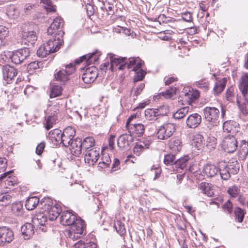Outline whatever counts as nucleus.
Masks as SVG:
<instances>
[{"label": "nucleus", "mask_w": 248, "mask_h": 248, "mask_svg": "<svg viewBox=\"0 0 248 248\" xmlns=\"http://www.w3.org/2000/svg\"><path fill=\"white\" fill-rule=\"evenodd\" d=\"M40 205L50 220H55L62 212L61 206L49 199H45L41 202Z\"/></svg>", "instance_id": "1"}, {"label": "nucleus", "mask_w": 248, "mask_h": 248, "mask_svg": "<svg viewBox=\"0 0 248 248\" xmlns=\"http://www.w3.org/2000/svg\"><path fill=\"white\" fill-rule=\"evenodd\" d=\"M85 228L84 221L79 217L77 222L70 226L65 231V235L73 240H77L81 237Z\"/></svg>", "instance_id": "2"}, {"label": "nucleus", "mask_w": 248, "mask_h": 248, "mask_svg": "<svg viewBox=\"0 0 248 248\" xmlns=\"http://www.w3.org/2000/svg\"><path fill=\"white\" fill-rule=\"evenodd\" d=\"M75 71V65L69 63L66 65L64 68H62L58 71L56 70L54 74V78L62 84H64L70 79L71 76Z\"/></svg>", "instance_id": "3"}, {"label": "nucleus", "mask_w": 248, "mask_h": 248, "mask_svg": "<svg viewBox=\"0 0 248 248\" xmlns=\"http://www.w3.org/2000/svg\"><path fill=\"white\" fill-rule=\"evenodd\" d=\"M33 27L29 23H26L21 27L22 43L25 45L32 46L37 40V37Z\"/></svg>", "instance_id": "4"}, {"label": "nucleus", "mask_w": 248, "mask_h": 248, "mask_svg": "<svg viewBox=\"0 0 248 248\" xmlns=\"http://www.w3.org/2000/svg\"><path fill=\"white\" fill-rule=\"evenodd\" d=\"M175 130V125L174 124L171 123H164L157 129V137L159 140H167L172 135Z\"/></svg>", "instance_id": "5"}, {"label": "nucleus", "mask_w": 248, "mask_h": 248, "mask_svg": "<svg viewBox=\"0 0 248 248\" xmlns=\"http://www.w3.org/2000/svg\"><path fill=\"white\" fill-rule=\"evenodd\" d=\"M204 118L213 125H217L219 122L220 111L215 107H206L203 109Z\"/></svg>", "instance_id": "6"}, {"label": "nucleus", "mask_w": 248, "mask_h": 248, "mask_svg": "<svg viewBox=\"0 0 248 248\" xmlns=\"http://www.w3.org/2000/svg\"><path fill=\"white\" fill-rule=\"evenodd\" d=\"M30 50L28 48L20 49L12 52L10 55L12 62L18 64L23 62L30 56Z\"/></svg>", "instance_id": "7"}, {"label": "nucleus", "mask_w": 248, "mask_h": 248, "mask_svg": "<svg viewBox=\"0 0 248 248\" xmlns=\"http://www.w3.org/2000/svg\"><path fill=\"white\" fill-rule=\"evenodd\" d=\"M222 147L224 151L228 153H233L237 148V141L233 135H228L224 138Z\"/></svg>", "instance_id": "8"}, {"label": "nucleus", "mask_w": 248, "mask_h": 248, "mask_svg": "<svg viewBox=\"0 0 248 248\" xmlns=\"http://www.w3.org/2000/svg\"><path fill=\"white\" fill-rule=\"evenodd\" d=\"M62 23V19L60 17H56L47 29L49 35H54L55 37L60 34L63 37L64 32L60 30V27Z\"/></svg>", "instance_id": "9"}, {"label": "nucleus", "mask_w": 248, "mask_h": 248, "mask_svg": "<svg viewBox=\"0 0 248 248\" xmlns=\"http://www.w3.org/2000/svg\"><path fill=\"white\" fill-rule=\"evenodd\" d=\"M99 148L94 147L85 151L84 160L89 165H93L97 162L99 157Z\"/></svg>", "instance_id": "10"}, {"label": "nucleus", "mask_w": 248, "mask_h": 248, "mask_svg": "<svg viewBox=\"0 0 248 248\" xmlns=\"http://www.w3.org/2000/svg\"><path fill=\"white\" fill-rule=\"evenodd\" d=\"M51 37L46 44V46L50 47V53H54L59 50L63 43V39L61 34L55 37L54 35H50Z\"/></svg>", "instance_id": "11"}, {"label": "nucleus", "mask_w": 248, "mask_h": 248, "mask_svg": "<svg viewBox=\"0 0 248 248\" xmlns=\"http://www.w3.org/2000/svg\"><path fill=\"white\" fill-rule=\"evenodd\" d=\"M14 239L13 232L6 227L0 228V247L11 242Z\"/></svg>", "instance_id": "12"}, {"label": "nucleus", "mask_w": 248, "mask_h": 248, "mask_svg": "<svg viewBox=\"0 0 248 248\" xmlns=\"http://www.w3.org/2000/svg\"><path fill=\"white\" fill-rule=\"evenodd\" d=\"M200 93L196 90H189L188 92L186 90L181 94L180 98H182V100L185 103L188 104L194 102L199 97Z\"/></svg>", "instance_id": "13"}, {"label": "nucleus", "mask_w": 248, "mask_h": 248, "mask_svg": "<svg viewBox=\"0 0 248 248\" xmlns=\"http://www.w3.org/2000/svg\"><path fill=\"white\" fill-rule=\"evenodd\" d=\"M97 77V69L95 66H92L85 69L82 75V78L85 83L89 84L93 82Z\"/></svg>", "instance_id": "14"}, {"label": "nucleus", "mask_w": 248, "mask_h": 248, "mask_svg": "<svg viewBox=\"0 0 248 248\" xmlns=\"http://www.w3.org/2000/svg\"><path fill=\"white\" fill-rule=\"evenodd\" d=\"M47 215L43 210V212L38 213L34 215L32 218V223L34 225L36 226L37 228H39L41 229V227H43L41 230L42 231L45 232L46 228L44 225L47 221Z\"/></svg>", "instance_id": "15"}, {"label": "nucleus", "mask_w": 248, "mask_h": 248, "mask_svg": "<svg viewBox=\"0 0 248 248\" xmlns=\"http://www.w3.org/2000/svg\"><path fill=\"white\" fill-rule=\"evenodd\" d=\"M78 218L71 212L66 211L62 213L60 221L63 225L70 226L77 222Z\"/></svg>", "instance_id": "16"}, {"label": "nucleus", "mask_w": 248, "mask_h": 248, "mask_svg": "<svg viewBox=\"0 0 248 248\" xmlns=\"http://www.w3.org/2000/svg\"><path fill=\"white\" fill-rule=\"evenodd\" d=\"M99 55L97 52H94L91 54L82 56L79 59L75 61L76 63L78 64L81 62H84L88 65L95 63L99 59Z\"/></svg>", "instance_id": "17"}, {"label": "nucleus", "mask_w": 248, "mask_h": 248, "mask_svg": "<svg viewBox=\"0 0 248 248\" xmlns=\"http://www.w3.org/2000/svg\"><path fill=\"white\" fill-rule=\"evenodd\" d=\"M133 141V136L131 134H123L118 139L117 145L121 149H127Z\"/></svg>", "instance_id": "18"}, {"label": "nucleus", "mask_w": 248, "mask_h": 248, "mask_svg": "<svg viewBox=\"0 0 248 248\" xmlns=\"http://www.w3.org/2000/svg\"><path fill=\"white\" fill-rule=\"evenodd\" d=\"M126 127L130 134L138 137L142 136L145 131L144 125L142 124H130Z\"/></svg>", "instance_id": "19"}, {"label": "nucleus", "mask_w": 248, "mask_h": 248, "mask_svg": "<svg viewBox=\"0 0 248 248\" xmlns=\"http://www.w3.org/2000/svg\"><path fill=\"white\" fill-rule=\"evenodd\" d=\"M144 63L143 61L140 60L139 58H130L129 59V62H125L124 64H121L119 66V70H123L125 67L128 69L134 67L141 68L142 64Z\"/></svg>", "instance_id": "20"}, {"label": "nucleus", "mask_w": 248, "mask_h": 248, "mask_svg": "<svg viewBox=\"0 0 248 248\" xmlns=\"http://www.w3.org/2000/svg\"><path fill=\"white\" fill-rule=\"evenodd\" d=\"M3 78L9 83L17 75V70L13 67L9 65L3 66Z\"/></svg>", "instance_id": "21"}, {"label": "nucleus", "mask_w": 248, "mask_h": 248, "mask_svg": "<svg viewBox=\"0 0 248 248\" xmlns=\"http://www.w3.org/2000/svg\"><path fill=\"white\" fill-rule=\"evenodd\" d=\"M202 117L198 113L190 115L186 119V125L188 128H195L201 124Z\"/></svg>", "instance_id": "22"}, {"label": "nucleus", "mask_w": 248, "mask_h": 248, "mask_svg": "<svg viewBox=\"0 0 248 248\" xmlns=\"http://www.w3.org/2000/svg\"><path fill=\"white\" fill-rule=\"evenodd\" d=\"M82 141L80 139H76L72 141L70 144L71 153L75 156H78L82 152Z\"/></svg>", "instance_id": "23"}, {"label": "nucleus", "mask_w": 248, "mask_h": 248, "mask_svg": "<svg viewBox=\"0 0 248 248\" xmlns=\"http://www.w3.org/2000/svg\"><path fill=\"white\" fill-rule=\"evenodd\" d=\"M199 194L202 193L208 197H211L214 195V189L212 184L202 182L198 186Z\"/></svg>", "instance_id": "24"}, {"label": "nucleus", "mask_w": 248, "mask_h": 248, "mask_svg": "<svg viewBox=\"0 0 248 248\" xmlns=\"http://www.w3.org/2000/svg\"><path fill=\"white\" fill-rule=\"evenodd\" d=\"M62 132L59 129H55L50 131L48 138L54 145L60 144L62 140Z\"/></svg>", "instance_id": "25"}, {"label": "nucleus", "mask_w": 248, "mask_h": 248, "mask_svg": "<svg viewBox=\"0 0 248 248\" xmlns=\"http://www.w3.org/2000/svg\"><path fill=\"white\" fill-rule=\"evenodd\" d=\"M227 167V163L225 162H220L219 163L218 171L222 179L224 180H228L230 176L231 171Z\"/></svg>", "instance_id": "26"}, {"label": "nucleus", "mask_w": 248, "mask_h": 248, "mask_svg": "<svg viewBox=\"0 0 248 248\" xmlns=\"http://www.w3.org/2000/svg\"><path fill=\"white\" fill-rule=\"evenodd\" d=\"M21 231L25 239H29L34 233L33 225L29 223L24 224L21 227Z\"/></svg>", "instance_id": "27"}, {"label": "nucleus", "mask_w": 248, "mask_h": 248, "mask_svg": "<svg viewBox=\"0 0 248 248\" xmlns=\"http://www.w3.org/2000/svg\"><path fill=\"white\" fill-rule=\"evenodd\" d=\"M169 146L172 152L177 153L182 149L183 145L180 139L173 138L169 141Z\"/></svg>", "instance_id": "28"}, {"label": "nucleus", "mask_w": 248, "mask_h": 248, "mask_svg": "<svg viewBox=\"0 0 248 248\" xmlns=\"http://www.w3.org/2000/svg\"><path fill=\"white\" fill-rule=\"evenodd\" d=\"M13 170L8 171L0 175V180H5V184L8 186H14L15 183V179L12 177Z\"/></svg>", "instance_id": "29"}, {"label": "nucleus", "mask_w": 248, "mask_h": 248, "mask_svg": "<svg viewBox=\"0 0 248 248\" xmlns=\"http://www.w3.org/2000/svg\"><path fill=\"white\" fill-rule=\"evenodd\" d=\"M227 82V78H224L217 81L213 89L214 93L216 95L219 94L224 89Z\"/></svg>", "instance_id": "30"}, {"label": "nucleus", "mask_w": 248, "mask_h": 248, "mask_svg": "<svg viewBox=\"0 0 248 248\" xmlns=\"http://www.w3.org/2000/svg\"><path fill=\"white\" fill-rule=\"evenodd\" d=\"M239 88L242 94L245 96L248 91V74L243 75L240 79Z\"/></svg>", "instance_id": "31"}, {"label": "nucleus", "mask_w": 248, "mask_h": 248, "mask_svg": "<svg viewBox=\"0 0 248 248\" xmlns=\"http://www.w3.org/2000/svg\"><path fill=\"white\" fill-rule=\"evenodd\" d=\"M203 136L200 134H195L192 137L191 144L198 150L201 149L204 144Z\"/></svg>", "instance_id": "32"}, {"label": "nucleus", "mask_w": 248, "mask_h": 248, "mask_svg": "<svg viewBox=\"0 0 248 248\" xmlns=\"http://www.w3.org/2000/svg\"><path fill=\"white\" fill-rule=\"evenodd\" d=\"M227 193L231 198H238L239 200L240 198L241 199V200H244L241 197L240 187L238 186L233 185L229 187L227 189Z\"/></svg>", "instance_id": "33"}, {"label": "nucleus", "mask_w": 248, "mask_h": 248, "mask_svg": "<svg viewBox=\"0 0 248 248\" xmlns=\"http://www.w3.org/2000/svg\"><path fill=\"white\" fill-rule=\"evenodd\" d=\"M238 124L233 121H227L223 123V129L224 132H230L232 134L237 131V126Z\"/></svg>", "instance_id": "34"}, {"label": "nucleus", "mask_w": 248, "mask_h": 248, "mask_svg": "<svg viewBox=\"0 0 248 248\" xmlns=\"http://www.w3.org/2000/svg\"><path fill=\"white\" fill-rule=\"evenodd\" d=\"M203 171L207 177H212L218 172V168L214 165L207 164L204 167Z\"/></svg>", "instance_id": "35"}, {"label": "nucleus", "mask_w": 248, "mask_h": 248, "mask_svg": "<svg viewBox=\"0 0 248 248\" xmlns=\"http://www.w3.org/2000/svg\"><path fill=\"white\" fill-rule=\"evenodd\" d=\"M227 167L232 174H237L240 168V165L236 158H232L227 163Z\"/></svg>", "instance_id": "36"}, {"label": "nucleus", "mask_w": 248, "mask_h": 248, "mask_svg": "<svg viewBox=\"0 0 248 248\" xmlns=\"http://www.w3.org/2000/svg\"><path fill=\"white\" fill-rule=\"evenodd\" d=\"M237 89L232 86L229 87L226 92L225 99L229 102H233L236 95Z\"/></svg>", "instance_id": "37"}, {"label": "nucleus", "mask_w": 248, "mask_h": 248, "mask_svg": "<svg viewBox=\"0 0 248 248\" xmlns=\"http://www.w3.org/2000/svg\"><path fill=\"white\" fill-rule=\"evenodd\" d=\"M39 199L37 197H30L26 200L25 206L27 210H32L38 204Z\"/></svg>", "instance_id": "38"}, {"label": "nucleus", "mask_w": 248, "mask_h": 248, "mask_svg": "<svg viewBox=\"0 0 248 248\" xmlns=\"http://www.w3.org/2000/svg\"><path fill=\"white\" fill-rule=\"evenodd\" d=\"M111 159L108 154H103L101 161L99 162L98 167L99 169H105L109 167Z\"/></svg>", "instance_id": "39"}, {"label": "nucleus", "mask_w": 248, "mask_h": 248, "mask_svg": "<svg viewBox=\"0 0 248 248\" xmlns=\"http://www.w3.org/2000/svg\"><path fill=\"white\" fill-rule=\"evenodd\" d=\"M156 108H147L144 111L145 117L149 121L156 120L158 117Z\"/></svg>", "instance_id": "40"}, {"label": "nucleus", "mask_w": 248, "mask_h": 248, "mask_svg": "<svg viewBox=\"0 0 248 248\" xmlns=\"http://www.w3.org/2000/svg\"><path fill=\"white\" fill-rule=\"evenodd\" d=\"M95 140L92 137L86 138L82 142V146L85 151L90 149H93V147L94 145Z\"/></svg>", "instance_id": "41"}, {"label": "nucleus", "mask_w": 248, "mask_h": 248, "mask_svg": "<svg viewBox=\"0 0 248 248\" xmlns=\"http://www.w3.org/2000/svg\"><path fill=\"white\" fill-rule=\"evenodd\" d=\"M189 109L188 107H183L173 113V117L175 119H181L187 114Z\"/></svg>", "instance_id": "42"}, {"label": "nucleus", "mask_w": 248, "mask_h": 248, "mask_svg": "<svg viewBox=\"0 0 248 248\" xmlns=\"http://www.w3.org/2000/svg\"><path fill=\"white\" fill-rule=\"evenodd\" d=\"M49 48L50 47L46 46V44H44L37 50V54L38 56L42 58L45 57L46 55L50 54L49 51L51 49H49Z\"/></svg>", "instance_id": "43"}, {"label": "nucleus", "mask_w": 248, "mask_h": 248, "mask_svg": "<svg viewBox=\"0 0 248 248\" xmlns=\"http://www.w3.org/2000/svg\"><path fill=\"white\" fill-rule=\"evenodd\" d=\"M41 3L44 4V8L47 12H54L56 11V6L51 0H41Z\"/></svg>", "instance_id": "44"}, {"label": "nucleus", "mask_w": 248, "mask_h": 248, "mask_svg": "<svg viewBox=\"0 0 248 248\" xmlns=\"http://www.w3.org/2000/svg\"><path fill=\"white\" fill-rule=\"evenodd\" d=\"M58 118V116L48 115L46 120V123L45 124V128L47 130L52 128L53 125L56 123Z\"/></svg>", "instance_id": "45"}, {"label": "nucleus", "mask_w": 248, "mask_h": 248, "mask_svg": "<svg viewBox=\"0 0 248 248\" xmlns=\"http://www.w3.org/2000/svg\"><path fill=\"white\" fill-rule=\"evenodd\" d=\"M188 160V156H185L182 158L176 160L175 165L178 168L183 170L187 166Z\"/></svg>", "instance_id": "46"}, {"label": "nucleus", "mask_w": 248, "mask_h": 248, "mask_svg": "<svg viewBox=\"0 0 248 248\" xmlns=\"http://www.w3.org/2000/svg\"><path fill=\"white\" fill-rule=\"evenodd\" d=\"M60 105L57 104L54 105H49L46 110V113L48 115L58 116L60 112Z\"/></svg>", "instance_id": "47"}, {"label": "nucleus", "mask_w": 248, "mask_h": 248, "mask_svg": "<svg viewBox=\"0 0 248 248\" xmlns=\"http://www.w3.org/2000/svg\"><path fill=\"white\" fill-rule=\"evenodd\" d=\"M12 210L16 216H21L23 211L22 204L20 202L14 203L12 207Z\"/></svg>", "instance_id": "48"}, {"label": "nucleus", "mask_w": 248, "mask_h": 248, "mask_svg": "<svg viewBox=\"0 0 248 248\" xmlns=\"http://www.w3.org/2000/svg\"><path fill=\"white\" fill-rule=\"evenodd\" d=\"M239 152L242 157L245 158L248 154V142L242 140L239 147Z\"/></svg>", "instance_id": "49"}, {"label": "nucleus", "mask_w": 248, "mask_h": 248, "mask_svg": "<svg viewBox=\"0 0 248 248\" xmlns=\"http://www.w3.org/2000/svg\"><path fill=\"white\" fill-rule=\"evenodd\" d=\"M114 227L117 232L121 236L125 233V229L124 223L120 220H116L114 222Z\"/></svg>", "instance_id": "50"}, {"label": "nucleus", "mask_w": 248, "mask_h": 248, "mask_svg": "<svg viewBox=\"0 0 248 248\" xmlns=\"http://www.w3.org/2000/svg\"><path fill=\"white\" fill-rule=\"evenodd\" d=\"M133 70L136 72L134 81L141 80L145 75V72L141 68L139 67H134Z\"/></svg>", "instance_id": "51"}, {"label": "nucleus", "mask_w": 248, "mask_h": 248, "mask_svg": "<svg viewBox=\"0 0 248 248\" xmlns=\"http://www.w3.org/2000/svg\"><path fill=\"white\" fill-rule=\"evenodd\" d=\"M126 60V57H115L114 56H110V62L112 66H114L115 65L116 66L119 65V66L125 63V61Z\"/></svg>", "instance_id": "52"}, {"label": "nucleus", "mask_w": 248, "mask_h": 248, "mask_svg": "<svg viewBox=\"0 0 248 248\" xmlns=\"http://www.w3.org/2000/svg\"><path fill=\"white\" fill-rule=\"evenodd\" d=\"M62 88L61 86L59 85H54L51 89V93L50 94V98L56 97L60 95L62 93Z\"/></svg>", "instance_id": "53"}, {"label": "nucleus", "mask_w": 248, "mask_h": 248, "mask_svg": "<svg viewBox=\"0 0 248 248\" xmlns=\"http://www.w3.org/2000/svg\"><path fill=\"white\" fill-rule=\"evenodd\" d=\"M235 220L238 222H242L244 217V211L239 207H237L234 210Z\"/></svg>", "instance_id": "54"}, {"label": "nucleus", "mask_w": 248, "mask_h": 248, "mask_svg": "<svg viewBox=\"0 0 248 248\" xmlns=\"http://www.w3.org/2000/svg\"><path fill=\"white\" fill-rule=\"evenodd\" d=\"M176 88L175 87H171L169 89L167 90L165 92L160 93V95H162L165 98H171L176 93Z\"/></svg>", "instance_id": "55"}, {"label": "nucleus", "mask_w": 248, "mask_h": 248, "mask_svg": "<svg viewBox=\"0 0 248 248\" xmlns=\"http://www.w3.org/2000/svg\"><path fill=\"white\" fill-rule=\"evenodd\" d=\"M175 156L172 154H168L165 155L164 158V163L166 165L175 164Z\"/></svg>", "instance_id": "56"}, {"label": "nucleus", "mask_w": 248, "mask_h": 248, "mask_svg": "<svg viewBox=\"0 0 248 248\" xmlns=\"http://www.w3.org/2000/svg\"><path fill=\"white\" fill-rule=\"evenodd\" d=\"M196 86L204 91H207L209 89V83L207 80L203 79L197 82Z\"/></svg>", "instance_id": "57"}, {"label": "nucleus", "mask_w": 248, "mask_h": 248, "mask_svg": "<svg viewBox=\"0 0 248 248\" xmlns=\"http://www.w3.org/2000/svg\"><path fill=\"white\" fill-rule=\"evenodd\" d=\"M222 209L224 212L230 214L232 211V204L230 200H227L222 206Z\"/></svg>", "instance_id": "58"}, {"label": "nucleus", "mask_w": 248, "mask_h": 248, "mask_svg": "<svg viewBox=\"0 0 248 248\" xmlns=\"http://www.w3.org/2000/svg\"><path fill=\"white\" fill-rule=\"evenodd\" d=\"M157 115L158 117L159 116H165L169 112V108L167 106L163 105L159 108H156Z\"/></svg>", "instance_id": "59"}, {"label": "nucleus", "mask_w": 248, "mask_h": 248, "mask_svg": "<svg viewBox=\"0 0 248 248\" xmlns=\"http://www.w3.org/2000/svg\"><path fill=\"white\" fill-rule=\"evenodd\" d=\"M62 133L64 134L66 137H69L73 139L76 134V130L74 128L68 126L63 130Z\"/></svg>", "instance_id": "60"}, {"label": "nucleus", "mask_w": 248, "mask_h": 248, "mask_svg": "<svg viewBox=\"0 0 248 248\" xmlns=\"http://www.w3.org/2000/svg\"><path fill=\"white\" fill-rule=\"evenodd\" d=\"M217 139L214 137H209L207 140V146L212 149L216 147Z\"/></svg>", "instance_id": "61"}, {"label": "nucleus", "mask_w": 248, "mask_h": 248, "mask_svg": "<svg viewBox=\"0 0 248 248\" xmlns=\"http://www.w3.org/2000/svg\"><path fill=\"white\" fill-rule=\"evenodd\" d=\"M72 140H73L72 138L66 137L65 135L62 133V140L60 143L62 144L63 146L65 147L69 146Z\"/></svg>", "instance_id": "62"}, {"label": "nucleus", "mask_w": 248, "mask_h": 248, "mask_svg": "<svg viewBox=\"0 0 248 248\" xmlns=\"http://www.w3.org/2000/svg\"><path fill=\"white\" fill-rule=\"evenodd\" d=\"M9 31L8 28L4 26L0 25V38L3 40L9 35Z\"/></svg>", "instance_id": "63"}, {"label": "nucleus", "mask_w": 248, "mask_h": 248, "mask_svg": "<svg viewBox=\"0 0 248 248\" xmlns=\"http://www.w3.org/2000/svg\"><path fill=\"white\" fill-rule=\"evenodd\" d=\"M19 12L15 7H12L7 11V15L8 16L13 18H16L19 16Z\"/></svg>", "instance_id": "64"}]
</instances>
